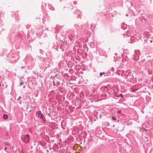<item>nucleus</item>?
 Segmentation results:
<instances>
[{"mask_svg": "<svg viewBox=\"0 0 153 153\" xmlns=\"http://www.w3.org/2000/svg\"><path fill=\"white\" fill-rule=\"evenodd\" d=\"M112 119L113 120H117V118L113 116L112 117Z\"/></svg>", "mask_w": 153, "mask_h": 153, "instance_id": "nucleus-4", "label": "nucleus"}, {"mask_svg": "<svg viewBox=\"0 0 153 153\" xmlns=\"http://www.w3.org/2000/svg\"><path fill=\"white\" fill-rule=\"evenodd\" d=\"M104 73H101L100 74V76H102V75H104Z\"/></svg>", "mask_w": 153, "mask_h": 153, "instance_id": "nucleus-5", "label": "nucleus"}, {"mask_svg": "<svg viewBox=\"0 0 153 153\" xmlns=\"http://www.w3.org/2000/svg\"><path fill=\"white\" fill-rule=\"evenodd\" d=\"M23 82H22L21 83H20V85H22L23 84Z\"/></svg>", "mask_w": 153, "mask_h": 153, "instance_id": "nucleus-10", "label": "nucleus"}, {"mask_svg": "<svg viewBox=\"0 0 153 153\" xmlns=\"http://www.w3.org/2000/svg\"><path fill=\"white\" fill-rule=\"evenodd\" d=\"M49 149L50 150H51L52 149V148L51 147H49Z\"/></svg>", "mask_w": 153, "mask_h": 153, "instance_id": "nucleus-9", "label": "nucleus"}, {"mask_svg": "<svg viewBox=\"0 0 153 153\" xmlns=\"http://www.w3.org/2000/svg\"><path fill=\"white\" fill-rule=\"evenodd\" d=\"M41 111H38L37 112V114L38 115V116L39 117H41L42 119L45 118V117L43 116V114L41 113Z\"/></svg>", "mask_w": 153, "mask_h": 153, "instance_id": "nucleus-2", "label": "nucleus"}, {"mask_svg": "<svg viewBox=\"0 0 153 153\" xmlns=\"http://www.w3.org/2000/svg\"><path fill=\"white\" fill-rule=\"evenodd\" d=\"M5 145H6V146H10V144L9 143H5Z\"/></svg>", "mask_w": 153, "mask_h": 153, "instance_id": "nucleus-6", "label": "nucleus"}, {"mask_svg": "<svg viewBox=\"0 0 153 153\" xmlns=\"http://www.w3.org/2000/svg\"><path fill=\"white\" fill-rule=\"evenodd\" d=\"M152 107H153V106H152Z\"/></svg>", "mask_w": 153, "mask_h": 153, "instance_id": "nucleus-18", "label": "nucleus"}, {"mask_svg": "<svg viewBox=\"0 0 153 153\" xmlns=\"http://www.w3.org/2000/svg\"><path fill=\"white\" fill-rule=\"evenodd\" d=\"M47 152H49V151H48V150H47Z\"/></svg>", "mask_w": 153, "mask_h": 153, "instance_id": "nucleus-15", "label": "nucleus"}, {"mask_svg": "<svg viewBox=\"0 0 153 153\" xmlns=\"http://www.w3.org/2000/svg\"><path fill=\"white\" fill-rule=\"evenodd\" d=\"M102 88H107V86H102Z\"/></svg>", "mask_w": 153, "mask_h": 153, "instance_id": "nucleus-8", "label": "nucleus"}, {"mask_svg": "<svg viewBox=\"0 0 153 153\" xmlns=\"http://www.w3.org/2000/svg\"><path fill=\"white\" fill-rule=\"evenodd\" d=\"M106 123L107 124V125H106L107 126H110V124H109V123L108 122L107 123Z\"/></svg>", "mask_w": 153, "mask_h": 153, "instance_id": "nucleus-7", "label": "nucleus"}, {"mask_svg": "<svg viewBox=\"0 0 153 153\" xmlns=\"http://www.w3.org/2000/svg\"><path fill=\"white\" fill-rule=\"evenodd\" d=\"M120 96H122V94H120Z\"/></svg>", "mask_w": 153, "mask_h": 153, "instance_id": "nucleus-16", "label": "nucleus"}, {"mask_svg": "<svg viewBox=\"0 0 153 153\" xmlns=\"http://www.w3.org/2000/svg\"><path fill=\"white\" fill-rule=\"evenodd\" d=\"M152 107H153V106H152Z\"/></svg>", "mask_w": 153, "mask_h": 153, "instance_id": "nucleus-17", "label": "nucleus"}, {"mask_svg": "<svg viewBox=\"0 0 153 153\" xmlns=\"http://www.w3.org/2000/svg\"><path fill=\"white\" fill-rule=\"evenodd\" d=\"M22 139L24 142L26 143H29L30 141V138L29 135L26 134L22 137Z\"/></svg>", "mask_w": 153, "mask_h": 153, "instance_id": "nucleus-1", "label": "nucleus"}, {"mask_svg": "<svg viewBox=\"0 0 153 153\" xmlns=\"http://www.w3.org/2000/svg\"><path fill=\"white\" fill-rule=\"evenodd\" d=\"M97 101H101V99H100V100L97 99Z\"/></svg>", "mask_w": 153, "mask_h": 153, "instance_id": "nucleus-13", "label": "nucleus"}, {"mask_svg": "<svg viewBox=\"0 0 153 153\" xmlns=\"http://www.w3.org/2000/svg\"><path fill=\"white\" fill-rule=\"evenodd\" d=\"M3 117L4 119L5 120H6L8 119V116L6 114H4L3 115Z\"/></svg>", "mask_w": 153, "mask_h": 153, "instance_id": "nucleus-3", "label": "nucleus"}, {"mask_svg": "<svg viewBox=\"0 0 153 153\" xmlns=\"http://www.w3.org/2000/svg\"><path fill=\"white\" fill-rule=\"evenodd\" d=\"M152 107H153V106H152Z\"/></svg>", "mask_w": 153, "mask_h": 153, "instance_id": "nucleus-19", "label": "nucleus"}, {"mask_svg": "<svg viewBox=\"0 0 153 153\" xmlns=\"http://www.w3.org/2000/svg\"><path fill=\"white\" fill-rule=\"evenodd\" d=\"M4 150H6L7 149V148H6V147H5V148H4Z\"/></svg>", "mask_w": 153, "mask_h": 153, "instance_id": "nucleus-14", "label": "nucleus"}, {"mask_svg": "<svg viewBox=\"0 0 153 153\" xmlns=\"http://www.w3.org/2000/svg\"><path fill=\"white\" fill-rule=\"evenodd\" d=\"M117 97H122L123 98V96H116Z\"/></svg>", "mask_w": 153, "mask_h": 153, "instance_id": "nucleus-11", "label": "nucleus"}, {"mask_svg": "<svg viewBox=\"0 0 153 153\" xmlns=\"http://www.w3.org/2000/svg\"><path fill=\"white\" fill-rule=\"evenodd\" d=\"M21 98L20 96L19 97V98L17 99V100H19Z\"/></svg>", "mask_w": 153, "mask_h": 153, "instance_id": "nucleus-12", "label": "nucleus"}]
</instances>
